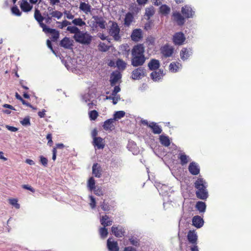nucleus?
Here are the masks:
<instances>
[{"instance_id":"b1692460","label":"nucleus","mask_w":251,"mask_h":251,"mask_svg":"<svg viewBox=\"0 0 251 251\" xmlns=\"http://www.w3.org/2000/svg\"><path fill=\"white\" fill-rule=\"evenodd\" d=\"M187 239L191 244H196L197 243L198 236L194 230H189L187 234Z\"/></svg>"},{"instance_id":"f03ea898","label":"nucleus","mask_w":251,"mask_h":251,"mask_svg":"<svg viewBox=\"0 0 251 251\" xmlns=\"http://www.w3.org/2000/svg\"><path fill=\"white\" fill-rule=\"evenodd\" d=\"M195 187L197 189L196 192L197 198L205 200L208 197V192L206 189L205 182L203 178H199L195 182Z\"/></svg>"},{"instance_id":"c03bdc74","label":"nucleus","mask_w":251,"mask_h":251,"mask_svg":"<svg viewBox=\"0 0 251 251\" xmlns=\"http://www.w3.org/2000/svg\"><path fill=\"white\" fill-rule=\"evenodd\" d=\"M125 115V112L124 111H117L115 113L114 118L112 119H114V121H115L117 119H120L124 117Z\"/></svg>"},{"instance_id":"4d7b16f0","label":"nucleus","mask_w":251,"mask_h":251,"mask_svg":"<svg viewBox=\"0 0 251 251\" xmlns=\"http://www.w3.org/2000/svg\"><path fill=\"white\" fill-rule=\"evenodd\" d=\"M23 126H27L30 125V119L28 117H25L23 120L20 121Z\"/></svg>"},{"instance_id":"0e129e2a","label":"nucleus","mask_w":251,"mask_h":251,"mask_svg":"<svg viewBox=\"0 0 251 251\" xmlns=\"http://www.w3.org/2000/svg\"><path fill=\"white\" fill-rule=\"evenodd\" d=\"M90 200H91V202L90 203L91 207L92 208H94L96 207V201H95V198L92 197V196H91L90 197Z\"/></svg>"},{"instance_id":"a878e982","label":"nucleus","mask_w":251,"mask_h":251,"mask_svg":"<svg viewBox=\"0 0 251 251\" xmlns=\"http://www.w3.org/2000/svg\"><path fill=\"white\" fill-rule=\"evenodd\" d=\"M101 167L97 163H94L92 167L93 175L96 177H100L101 176Z\"/></svg>"},{"instance_id":"1a4fd4ad","label":"nucleus","mask_w":251,"mask_h":251,"mask_svg":"<svg viewBox=\"0 0 251 251\" xmlns=\"http://www.w3.org/2000/svg\"><path fill=\"white\" fill-rule=\"evenodd\" d=\"M145 60V56H132L131 65L134 67L141 66L144 64Z\"/></svg>"},{"instance_id":"9d476101","label":"nucleus","mask_w":251,"mask_h":251,"mask_svg":"<svg viewBox=\"0 0 251 251\" xmlns=\"http://www.w3.org/2000/svg\"><path fill=\"white\" fill-rule=\"evenodd\" d=\"M160 51L164 57H169L174 53V48L168 45H165L161 48Z\"/></svg>"},{"instance_id":"393cba45","label":"nucleus","mask_w":251,"mask_h":251,"mask_svg":"<svg viewBox=\"0 0 251 251\" xmlns=\"http://www.w3.org/2000/svg\"><path fill=\"white\" fill-rule=\"evenodd\" d=\"M192 224L195 227L200 228L203 225V220L200 216H195L192 218Z\"/></svg>"},{"instance_id":"6e6552de","label":"nucleus","mask_w":251,"mask_h":251,"mask_svg":"<svg viewBox=\"0 0 251 251\" xmlns=\"http://www.w3.org/2000/svg\"><path fill=\"white\" fill-rule=\"evenodd\" d=\"M34 17L40 26L42 28L43 30L47 26L44 23L43 21L45 18L42 15L40 11L38 9H36L34 12Z\"/></svg>"},{"instance_id":"cd10ccee","label":"nucleus","mask_w":251,"mask_h":251,"mask_svg":"<svg viewBox=\"0 0 251 251\" xmlns=\"http://www.w3.org/2000/svg\"><path fill=\"white\" fill-rule=\"evenodd\" d=\"M48 10L49 12V15L51 18H56L57 19H60L63 16V13L58 10H53V9L51 7L48 8Z\"/></svg>"},{"instance_id":"ddd939ff","label":"nucleus","mask_w":251,"mask_h":251,"mask_svg":"<svg viewBox=\"0 0 251 251\" xmlns=\"http://www.w3.org/2000/svg\"><path fill=\"white\" fill-rule=\"evenodd\" d=\"M192 54V50L190 48H183L180 52V56L183 61L187 60Z\"/></svg>"},{"instance_id":"f257e3e1","label":"nucleus","mask_w":251,"mask_h":251,"mask_svg":"<svg viewBox=\"0 0 251 251\" xmlns=\"http://www.w3.org/2000/svg\"><path fill=\"white\" fill-rule=\"evenodd\" d=\"M67 30L70 33L74 34L73 38L77 43L89 45L92 41L93 37L90 33L81 31L77 26H68Z\"/></svg>"},{"instance_id":"79ce46f5","label":"nucleus","mask_w":251,"mask_h":251,"mask_svg":"<svg viewBox=\"0 0 251 251\" xmlns=\"http://www.w3.org/2000/svg\"><path fill=\"white\" fill-rule=\"evenodd\" d=\"M98 49L100 51L105 52L109 49V47L105 43L100 42L98 46Z\"/></svg>"},{"instance_id":"dca6fc26","label":"nucleus","mask_w":251,"mask_h":251,"mask_svg":"<svg viewBox=\"0 0 251 251\" xmlns=\"http://www.w3.org/2000/svg\"><path fill=\"white\" fill-rule=\"evenodd\" d=\"M143 38V32L141 29H135L133 30L131 38L132 40L135 42L139 41Z\"/></svg>"},{"instance_id":"a18cd8bd","label":"nucleus","mask_w":251,"mask_h":251,"mask_svg":"<svg viewBox=\"0 0 251 251\" xmlns=\"http://www.w3.org/2000/svg\"><path fill=\"white\" fill-rule=\"evenodd\" d=\"M57 24H58V27L60 29H63L65 27L68 25H70L71 23L66 20L63 21L62 22H57Z\"/></svg>"},{"instance_id":"338daca9","label":"nucleus","mask_w":251,"mask_h":251,"mask_svg":"<svg viewBox=\"0 0 251 251\" xmlns=\"http://www.w3.org/2000/svg\"><path fill=\"white\" fill-rule=\"evenodd\" d=\"M119 100H120V96L119 95H116V96H113V98L112 99V102H113V104H117Z\"/></svg>"},{"instance_id":"2f4dec72","label":"nucleus","mask_w":251,"mask_h":251,"mask_svg":"<svg viewBox=\"0 0 251 251\" xmlns=\"http://www.w3.org/2000/svg\"><path fill=\"white\" fill-rule=\"evenodd\" d=\"M159 139L160 143L163 146L168 147L170 145L171 142L168 136L161 135L159 136Z\"/></svg>"},{"instance_id":"de8ad7c7","label":"nucleus","mask_w":251,"mask_h":251,"mask_svg":"<svg viewBox=\"0 0 251 251\" xmlns=\"http://www.w3.org/2000/svg\"><path fill=\"white\" fill-rule=\"evenodd\" d=\"M98 115V112L95 110H92L89 112V116L91 120H95Z\"/></svg>"},{"instance_id":"4c0bfd02","label":"nucleus","mask_w":251,"mask_h":251,"mask_svg":"<svg viewBox=\"0 0 251 251\" xmlns=\"http://www.w3.org/2000/svg\"><path fill=\"white\" fill-rule=\"evenodd\" d=\"M133 19V17L132 14L130 12L127 13L125 16L124 25L126 26H129L132 22Z\"/></svg>"},{"instance_id":"c756f323","label":"nucleus","mask_w":251,"mask_h":251,"mask_svg":"<svg viewBox=\"0 0 251 251\" xmlns=\"http://www.w3.org/2000/svg\"><path fill=\"white\" fill-rule=\"evenodd\" d=\"M148 67L151 70H156L160 67V63L158 60L152 59L148 63Z\"/></svg>"},{"instance_id":"3c124183","label":"nucleus","mask_w":251,"mask_h":251,"mask_svg":"<svg viewBox=\"0 0 251 251\" xmlns=\"http://www.w3.org/2000/svg\"><path fill=\"white\" fill-rule=\"evenodd\" d=\"M100 206L101 209L104 211H108L110 209L109 204L107 202H105V201H103Z\"/></svg>"},{"instance_id":"49530a36","label":"nucleus","mask_w":251,"mask_h":251,"mask_svg":"<svg viewBox=\"0 0 251 251\" xmlns=\"http://www.w3.org/2000/svg\"><path fill=\"white\" fill-rule=\"evenodd\" d=\"M99 231L100 236L102 238H105L106 237L108 234L107 229L104 226L103 227H100V228Z\"/></svg>"},{"instance_id":"423d86ee","label":"nucleus","mask_w":251,"mask_h":251,"mask_svg":"<svg viewBox=\"0 0 251 251\" xmlns=\"http://www.w3.org/2000/svg\"><path fill=\"white\" fill-rule=\"evenodd\" d=\"M172 40L175 45L180 46L184 44L186 38L182 32H177L173 35Z\"/></svg>"},{"instance_id":"6e6d98bb","label":"nucleus","mask_w":251,"mask_h":251,"mask_svg":"<svg viewBox=\"0 0 251 251\" xmlns=\"http://www.w3.org/2000/svg\"><path fill=\"white\" fill-rule=\"evenodd\" d=\"M40 162L44 167H47L48 165V160L47 158L43 155L40 156Z\"/></svg>"},{"instance_id":"20e7f679","label":"nucleus","mask_w":251,"mask_h":251,"mask_svg":"<svg viewBox=\"0 0 251 251\" xmlns=\"http://www.w3.org/2000/svg\"><path fill=\"white\" fill-rule=\"evenodd\" d=\"M112 25L110 26L109 29V34L111 36H112L114 40L119 41L121 39L120 35V29L118 25V24L115 22L110 21Z\"/></svg>"},{"instance_id":"e433bc0d","label":"nucleus","mask_w":251,"mask_h":251,"mask_svg":"<svg viewBox=\"0 0 251 251\" xmlns=\"http://www.w3.org/2000/svg\"><path fill=\"white\" fill-rule=\"evenodd\" d=\"M71 23L74 24L75 26H78L82 27L86 25V23L80 18H75L73 20Z\"/></svg>"},{"instance_id":"6ab92c4d","label":"nucleus","mask_w":251,"mask_h":251,"mask_svg":"<svg viewBox=\"0 0 251 251\" xmlns=\"http://www.w3.org/2000/svg\"><path fill=\"white\" fill-rule=\"evenodd\" d=\"M93 145L95 148L99 150L103 149L105 146L103 139L100 137L94 138Z\"/></svg>"},{"instance_id":"2eb2a0df","label":"nucleus","mask_w":251,"mask_h":251,"mask_svg":"<svg viewBox=\"0 0 251 251\" xmlns=\"http://www.w3.org/2000/svg\"><path fill=\"white\" fill-rule=\"evenodd\" d=\"M188 170L190 173L194 176L198 175L200 172V169L198 164L195 162H192L189 164Z\"/></svg>"},{"instance_id":"5fc2aeb1","label":"nucleus","mask_w":251,"mask_h":251,"mask_svg":"<svg viewBox=\"0 0 251 251\" xmlns=\"http://www.w3.org/2000/svg\"><path fill=\"white\" fill-rule=\"evenodd\" d=\"M131 245L137 247L139 246V240L135 237H131L129 239Z\"/></svg>"},{"instance_id":"5701e85b","label":"nucleus","mask_w":251,"mask_h":251,"mask_svg":"<svg viewBox=\"0 0 251 251\" xmlns=\"http://www.w3.org/2000/svg\"><path fill=\"white\" fill-rule=\"evenodd\" d=\"M79 10L86 14L91 13L92 6L88 3L80 2L79 7Z\"/></svg>"},{"instance_id":"bb28decb","label":"nucleus","mask_w":251,"mask_h":251,"mask_svg":"<svg viewBox=\"0 0 251 251\" xmlns=\"http://www.w3.org/2000/svg\"><path fill=\"white\" fill-rule=\"evenodd\" d=\"M60 45L61 47L65 49H70L73 46L72 41L70 38L67 37H64L60 43Z\"/></svg>"},{"instance_id":"bf43d9fd","label":"nucleus","mask_w":251,"mask_h":251,"mask_svg":"<svg viewBox=\"0 0 251 251\" xmlns=\"http://www.w3.org/2000/svg\"><path fill=\"white\" fill-rule=\"evenodd\" d=\"M46 138H47V139L48 140V145L49 146H50V147L52 146V144H53V142H52V135H51V133L48 134L47 135Z\"/></svg>"},{"instance_id":"f704fd0d","label":"nucleus","mask_w":251,"mask_h":251,"mask_svg":"<svg viewBox=\"0 0 251 251\" xmlns=\"http://www.w3.org/2000/svg\"><path fill=\"white\" fill-rule=\"evenodd\" d=\"M100 224L104 227L111 226L112 224V221L109 220V217L105 215L102 216L100 220Z\"/></svg>"},{"instance_id":"f8f14e48","label":"nucleus","mask_w":251,"mask_h":251,"mask_svg":"<svg viewBox=\"0 0 251 251\" xmlns=\"http://www.w3.org/2000/svg\"><path fill=\"white\" fill-rule=\"evenodd\" d=\"M43 31L45 33H50L51 34V39L53 42L56 41L59 38V32L55 29H52L47 26Z\"/></svg>"},{"instance_id":"052dcab7","label":"nucleus","mask_w":251,"mask_h":251,"mask_svg":"<svg viewBox=\"0 0 251 251\" xmlns=\"http://www.w3.org/2000/svg\"><path fill=\"white\" fill-rule=\"evenodd\" d=\"M121 90V88H120V87L119 86H115L114 88V90H113L112 92V94H111V95L112 96H116V95H117V93L118 92H119Z\"/></svg>"},{"instance_id":"09e8293b","label":"nucleus","mask_w":251,"mask_h":251,"mask_svg":"<svg viewBox=\"0 0 251 251\" xmlns=\"http://www.w3.org/2000/svg\"><path fill=\"white\" fill-rule=\"evenodd\" d=\"M154 14V8L151 6V7L146 8V15L148 16L149 18L151 17Z\"/></svg>"},{"instance_id":"4468645a","label":"nucleus","mask_w":251,"mask_h":251,"mask_svg":"<svg viewBox=\"0 0 251 251\" xmlns=\"http://www.w3.org/2000/svg\"><path fill=\"white\" fill-rule=\"evenodd\" d=\"M143 123L150 127L152 129V132L154 134H159L162 131L161 128L154 122H152L149 124L147 121H144Z\"/></svg>"},{"instance_id":"412c9836","label":"nucleus","mask_w":251,"mask_h":251,"mask_svg":"<svg viewBox=\"0 0 251 251\" xmlns=\"http://www.w3.org/2000/svg\"><path fill=\"white\" fill-rule=\"evenodd\" d=\"M115 121L114 119H109L106 120L102 126L103 129L106 131H111L114 129L115 126L113 124Z\"/></svg>"},{"instance_id":"7c9ffc66","label":"nucleus","mask_w":251,"mask_h":251,"mask_svg":"<svg viewBox=\"0 0 251 251\" xmlns=\"http://www.w3.org/2000/svg\"><path fill=\"white\" fill-rule=\"evenodd\" d=\"M181 67V64L178 62H172L169 65V70L171 72L176 73Z\"/></svg>"},{"instance_id":"c9c22d12","label":"nucleus","mask_w":251,"mask_h":251,"mask_svg":"<svg viewBox=\"0 0 251 251\" xmlns=\"http://www.w3.org/2000/svg\"><path fill=\"white\" fill-rule=\"evenodd\" d=\"M163 71L160 70L158 71H154L151 74V78L154 81L159 80L163 76Z\"/></svg>"},{"instance_id":"13d9d810","label":"nucleus","mask_w":251,"mask_h":251,"mask_svg":"<svg viewBox=\"0 0 251 251\" xmlns=\"http://www.w3.org/2000/svg\"><path fill=\"white\" fill-rule=\"evenodd\" d=\"M64 14L65 17L69 20H73L74 18V15L72 14L70 11L65 10L64 12Z\"/></svg>"},{"instance_id":"4be33fe9","label":"nucleus","mask_w":251,"mask_h":251,"mask_svg":"<svg viewBox=\"0 0 251 251\" xmlns=\"http://www.w3.org/2000/svg\"><path fill=\"white\" fill-rule=\"evenodd\" d=\"M111 231L112 234L117 237H122L124 236L125 231L122 227L113 226L111 227Z\"/></svg>"},{"instance_id":"680f3d73","label":"nucleus","mask_w":251,"mask_h":251,"mask_svg":"<svg viewBox=\"0 0 251 251\" xmlns=\"http://www.w3.org/2000/svg\"><path fill=\"white\" fill-rule=\"evenodd\" d=\"M22 187L23 188L28 190L33 193H34L35 192V189L29 185L24 184V185H23L22 186Z\"/></svg>"},{"instance_id":"f3484780","label":"nucleus","mask_w":251,"mask_h":251,"mask_svg":"<svg viewBox=\"0 0 251 251\" xmlns=\"http://www.w3.org/2000/svg\"><path fill=\"white\" fill-rule=\"evenodd\" d=\"M107 247L109 251H119V247L117 241L112 240L109 238L107 240Z\"/></svg>"},{"instance_id":"39448f33","label":"nucleus","mask_w":251,"mask_h":251,"mask_svg":"<svg viewBox=\"0 0 251 251\" xmlns=\"http://www.w3.org/2000/svg\"><path fill=\"white\" fill-rule=\"evenodd\" d=\"M146 75V70L144 67L134 69L131 73V78L134 80H139Z\"/></svg>"},{"instance_id":"603ef678","label":"nucleus","mask_w":251,"mask_h":251,"mask_svg":"<svg viewBox=\"0 0 251 251\" xmlns=\"http://www.w3.org/2000/svg\"><path fill=\"white\" fill-rule=\"evenodd\" d=\"M94 193L95 195L98 196H101L103 195V191L102 188L101 187H98L97 188H95L94 190Z\"/></svg>"},{"instance_id":"0eeeda50","label":"nucleus","mask_w":251,"mask_h":251,"mask_svg":"<svg viewBox=\"0 0 251 251\" xmlns=\"http://www.w3.org/2000/svg\"><path fill=\"white\" fill-rule=\"evenodd\" d=\"M145 48L143 44H139L133 48L131 51L132 56H145L144 53Z\"/></svg>"},{"instance_id":"9b49d317","label":"nucleus","mask_w":251,"mask_h":251,"mask_svg":"<svg viewBox=\"0 0 251 251\" xmlns=\"http://www.w3.org/2000/svg\"><path fill=\"white\" fill-rule=\"evenodd\" d=\"M181 11L185 18L187 19L193 17L195 14V12L193 10L191 7L188 5L183 6Z\"/></svg>"},{"instance_id":"ea45409f","label":"nucleus","mask_w":251,"mask_h":251,"mask_svg":"<svg viewBox=\"0 0 251 251\" xmlns=\"http://www.w3.org/2000/svg\"><path fill=\"white\" fill-rule=\"evenodd\" d=\"M159 11L160 13L163 15L168 14L171 11L170 8L166 4L161 5L159 8Z\"/></svg>"},{"instance_id":"8fccbe9b","label":"nucleus","mask_w":251,"mask_h":251,"mask_svg":"<svg viewBox=\"0 0 251 251\" xmlns=\"http://www.w3.org/2000/svg\"><path fill=\"white\" fill-rule=\"evenodd\" d=\"M17 99L20 100L24 105L32 108V106L28 102L24 100L22 97L17 93Z\"/></svg>"},{"instance_id":"774afa93","label":"nucleus","mask_w":251,"mask_h":251,"mask_svg":"<svg viewBox=\"0 0 251 251\" xmlns=\"http://www.w3.org/2000/svg\"><path fill=\"white\" fill-rule=\"evenodd\" d=\"M64 147H65V146L63 144H62V143H58V144H56L55 147H54L53 148H55L56 149V151H57V149H62Z\"/></svg>"},{"instance_id":"aec40b11","label":"nucleus","mask_w":251,"mask_h":251,"mask_svg":"<svg viewBox=\"0 0 251 251\" xmlns=\"http://www.w3.org/2000/svg\"><path fill=\"white\" fill-rule=\"evenodd\" d=\"M19 2L20 3V7L23 12H28L32 10L33 6L30 5L26 0H22Z\"/></svg>"},{"instance_id":"e2e57ef3","label":"nucleus","mask_w":251,"mask_h":251,"mask_svg":"<svg viewBox=\"0 0 251 251\" xmlns=\"http://www.w3.org/2000/svg\"><path fill=\"white\" fill-rule=\"evenodd\" d=\"M47 46L48 47V48H49V49H50V50H51V51H52L53 53L55 54V50H53V47H52V46L51 42V41H50V40H49V39H48V40H47Z\"/></svg>"},{"instance_id":"473e14b6","label":"nucleus","mask_w":251,"mask_h":251,"mask_svg":"<svg viewBox=\"0 0 251 251\" xmlns=\"http://www.w3.org/2000/svg\"><path fill=\"white\" fill-rule=\"evenodd\" d=\"M121 78V75L120 73H112L110 80L111 85H115Z\"/></svg>"},{"instance_id":"a19ab883","label":"nucleus","mask_w":251,"mask_h":251,"mask_svg":"<svg viewBox=\"0 0 251 251\" xmlns=\"http://www.w3.org/2000/svg\"><path fill=\"white\" fill-rule=\"evenodd\" d=\"M116 65L120 70H124L126 67V64L122 59H118L116 61Z\"/></svg>"},{"instance_id":"37998d69","label":"nucleus","mask_w":251,"mask_h":251,"mask_svg":"<svg viewBox=\"0 0 251 251\" xmlns=\"http://www.w3.org/2000/svg\"><path fill=\"white\" fill-rule=\"evenodd\" d=\"M88 187L91 191L94 190L96 188L95 181L93 177H91L89 179L88 181Z\"/></svg>"},{"instance_id":"72a5a7b5","label":"nucleus","mask_w":251,"mask_h":251,"mask_svg":"<svg viewBox=\"0 0 251 251\" xmlns=\"http://www.w3.org/2000/svg\"><path fill=\"white\" fill-rule=\"evenodd\" d=\"M100 224L104 227L111 226L112 224V221L109 220V217L105 215L102 216L100 220Z\"/></svg>"},{"instance_id":"7ed1b4c3","label":"nucleus","mask_w":251,"mask_h":251,"mask_svg":"<svg viewBox=\"0 0 251 251\" xmlns=\"http://www.w3.org/2000/svg\"><path fill=\"white\" fill-rule=\"evenodd\" d=\"M92 18L94 20L92 22L91 26L93 30H98V28L101 29H105L107 23L102 17L94 16Z\"/></svg>"},{"instance_id":"a211bd4d","label":"nucleus","mask_w":251,"mask_h":251,"mask_svg":"<svg viewBox=\"0 0 251 251\" xmlns=\"http://www.w3.org/2000/svg\"><path fill=\"white\" fill-rule=\"evenodd\" d=\"M174 20L177 23L178 25H184L185 21V18L178 12H175L173 14Z\"/></svg>"},{"instance_id":"c85d7f7f","label":"nucleus","mask_w":251,"mask_h":251,"mask_svg":"<svg viewBox=\"0 0 251 251\" xmlns=\"http://www.w3.org/2000/svg\"><path fill=\"white\" fill-rule=\"evenodd\" d=\"M178 159L180 160V163L182 166L187 164L190 160L189 156L183 152H180L178 154Z\"/></svg>"},{"instance_id":"69168bd1","label":"nucleus","mask_w":251,"mask_h":251,"mask_svg":"<svg viewBox=\"0 0 251 251\" xmlns=\"http://www.w3.org/2000/svg\"><path fill=\"white\" fill-rule=\"evenodd\" d=\"M192 246L190 247V250L191 251H199L197 243L196 244H192Z\"/></svg>"},{"instance_id":"864d4df0","label":"nucleus","mask_w":251,"mask_h":251,"mask_svg":"<svg viewBox=\"0 0 251 251\" xmlns=\"http://www.w3.org/2000/svg\"><path fill=\"white\" fill-rule=\"evenodd\" d=\"M155 39L153 37H148L146 39V43L148 46H153L154 45Z\"/></svg>"},{"instance_id":"58836bf2","label":"nucleus","mask_w":251,"mask_h":251,"mask_svg":"<svg viewBox=\"0 0 251 251\" xmlns=\"http://www.w3.org/2000/svg\"><path fill=\"white\" fill-rule=\"evenodd\" d=\"M196 208L200 212H204L206 209V204L202 201H198L196 205Z\"/></svg>"}]
</instances>
